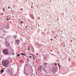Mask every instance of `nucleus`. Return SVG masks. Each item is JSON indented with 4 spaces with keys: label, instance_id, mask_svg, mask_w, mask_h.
I'll use <instances>...</instances> for the list:
<instances>
[{
    "label": "nucleus",
    "instance_id": "f257e3e1",
    "mask_svg": "<svg viewBox=\"0 0 76 76\" xmlns=\"http://www.w3.org/2000/svg\"><path fill=\"white\" fill-rule=\"evenodd\" d=\"M3 52L4 54H9V52L7 49H5L3 50Z\"/></svg>",
    "mask_w": 76,
    "mask_h": 76
},
{
    "label": "nucleus",
    "instance_id": "f03ea898",
    "mask_svg": "<svg viewBox=\"0 0 76 76\" xmlns=\"http://www.w3.org/2000/svg\"><path fill=\"white\" fill-rule=\"evenodd\" d=\"M15 42L17 43V42H20V40H19L17 39L15 41Z\"/></svg>",
    "mask_w": 76,
    "mask_h": 76
},
{
    "label": "nucleus",
    "instance_id": "7ed1b4c3",
    "mask_svg": "<svg viewBox=\"0 0 76 76\" xmlns=\"http://www.w3.org/2000/svg\"><path fill=\"white\" fill-rule=\"evenodd\" d=\"M21 55H22L23 56H26V55H25V54H23L22 53H21Z\"/></svg>",
    "mask_w": 76,
    "mask_h": 76
},
{
    "label": "nucleus",
    "instance_id": "20e7f679",
    "mask_svg": "<svg viewBox=\"0 0 76 76\" xmlns=\"http://www.w3.org/2000/svg\"><path fill=\"white\" fill-rule=\"evenodd\" d=\"M1 73H3L4 72V70H1Z\"/></svg>",
    "mask_w": 76,
    "mask_h": 76
},
{
    "label": "nucleus",
    "instance_id": "39448f33",
    "mask_svg": "<svg viewBox=\"0 0 76 76\" xmlns=\"http://www.w3.org/2000/svg\"><path fill=\"white\" fill-rule=\"evenodd\" d=\"M4 65H5V66H6V65H7V62H4Z\"/></svg>",
    "mask_w": 76,
    "mask_h": 76
},
{
    "label": "nucleus",
    "instance_id": "423d86ee",
    "mask_svg": "<svg viewBox=\"0 0 76 76\" xmlns=\"http://www.w3.org/2000/svg\"><path fill=\"white\" fill-rule=\"evenodd\" d=\"M24 23V22H23V21H22L21 22V24H23Z\"/></svg>",
    "mask_w": 76,
    "mask_h": 76
},
{
    "label": "nucleus",
    "instance_id": "0eeeda50",
    "mask_svg": "<svg viewBox=\"0 0 76 76\" xmlns=\"http://www.w3.org/2000/svg\"><path fill=\"white\" fill-rule=\"evenodd\" d=\"M54 65H55V66H57V63H54Z\"/></svg>",
    "mask_w": 76,
    "mask_h": 76
},
{
    "label": "nucleus",
    "instance_id": "6e6552de",
    "mask_svg": "<svg viewBox=\"0 0 76 76\" xmlns=\"http://www.w3.org/2000/svg\"><path fill=\"white\" fill-rule=\"evenodd\" d=\"M17 56H18V57L20 56V55L19 54H17Z\"/></svg>",
    "mask_w": 76,
    "mask_h": 76
},
{
    "label": "nucleus",
    "instance_id": "1a4fd4ad",
    "mask_svg": "<svg viewBox=\"0 0 76 76\" xmlns=\"http://www.w3.org/2000/svg\"><path fill=\"white\" fill-rule=\"evenodd\" d=\"M29 57L30 58H32V56H29Z\"/></svg>",
    "mask_w": 76,
    "mask_h": 76
},
{
    "label": "nucleus",
    "instance_id": "9d476101",
    "mask_svg": "<svg viewBox=\"0 0 76 76\" xmlns=\"http://www.w3.org/2000/svg\"><path fill=\"white\" fill-rule=\"evenodd\" d=\"M23 10V8H21V9H20V10Z\"/></svg>",
    "mask_w": 76,
    "mask_h": 76
},
{
    "label": "nucleus",
    "instance_id": "9b49d317",
    "mask_svg": "<svg viewBox=\"0 0 76 76\" xmlns=\"http://www.w3.org/2000/svg\"><path fill=\"white\" fill-rule=\"evenodd\" d=\"M7 20H9V18H7Z\"/></svg>",
    "mask_w": 76,
    "mask_h": 76
},
{
    "label": "nucleus",
    "instance_id": "f8f14e48",
    "mask_svg": "<svg viewBox=\"0 0 76 76\" xmlns=\"http://www.w3.org/2000/svg\"><path fill=\"white\" fill-rule=\"evenodd\" d=\"M3 10H4V12H5V10H4V8H3Z\"/></svg>",
    "mask_w": 76,
    "mask_h": 76
},
{
    "label": "nucleus",
    "instance_id": "ddd939ff",
    "mask_svg": "<svg viewBox=\"0 0 76 76\" xmlns=\"http://www.w3.org/2000/svg\"><path fill=\"white\" fill-rule=\"evenodd\" d=\"M33 58H34V60H35V58H34V57L33 56Z\"/></svg>",
    "mask_w": 76,
    "mask_h": 76
},
{
    "label": "nucleus",
    "instance_id": "4468645a",
    "mask_svg": "<svg viewBox=\"0 0 76 76\" xmlns=\"http://www.w3.org/2000/svg\"><path fill=\"white\" fill-rule=\"evenodd\" d=\"M51 41H53V39H50Z\"/></svg>",
    "mask_w": 76,
    "mask_h": 76
},
{
    "label": "nucleus",
    "instance_id": "2eb2a0df",
    "mask_svg": "<svg viewBox=\"0 0 76 76\" xmlns=\"http://www.w3.org/2000/svg\"><path fill=\"white\" fill-rule=\"evenodd\" d=\"M8 9H10V7H8Z\"/></svg>",
    "mask_w": 76,
    "mask_h": 76
},
{
    "label": "nucleus",
    "instance_id": "dca6fc26",
    "mask_svg": "<svg viewBox=\"0 0 76 76\" xmlns=\"http://www.w3.org/2000/svg\"><path fill=\"white\" fill-rule=\"evenodd\" d=\"M28 50H30V49L29 48H28Z\"/></svg>",
    "mask_w": 76,
    "mask_h": 76
},
{
    "label": "nucleus",
    "instance_id": "f3484780",
    "mask_svg": "<svg viewBox=\"0 0 76 76\" xmlns=\"http://www.w3.org/2000/svg\"><path fill=\"white\" fill-rule=\"evenodd\" d=\"M37 56H38V53H37Z\"/></svg>",
    "mask_w": 76,
    "mask_h": 76
},
{
    "label": "nucleus",
    "instance_id": "a211bd4d",
    "mask_svg": "<svg viewBox=\"0 0 76 76\" xmlns=\"http://www.w3.org/2000/svg\"><path fill=\"white\" fill-rule=\"evenodd\" d=\"M1 15H3V13L1 14Z\"/></svg>",
    "mask_w": 76,
    "mask_h": 76
},
{
    "label": "nucleus",
    "instance_id": "6ab92c4d",
    "mask_svg": "<svg viewBox=\"0 0 76 76\" xmlns=\"http://www.w3.org/2000/svg\"><path fill=\"white\" fill-rule=\"evenodd\" d=\"M9 20H10V18H9Z\"/></svg>",
    "mask_w": 76,
    "mask_h": 76
},
{
    "label": "nucleus",
    "instance_id": "aec40b11",
    "mask_svg": "<svg viewBox=\"0 0 76 76\" xmlns=\"http://www.w3.org/2000/svg\"><path fill=\"white\" fill-rule=\"evenodd\" d=\"M12 12H13V11H12Z\"/></svg>",
    "mask_w": 76,
    "mask_h": 76
},
{
    "label": "nucleus",
    "instance_id": "412c9836",
    "mask_svg": "<svg viewBox=\"0 0 76 76\" xmlns=\"http://www.w3.org/2000/svg\"><path fill=\"white\" fill-rule=\"evenodd\" d=\"M12 12H13V11H12Z\"/></svg>",
    "mask_w": 76,
    "mask_h": 76
},
{
    "label": "nucleus",
    "instance_id": "4be33fe9",
    "mask_svg": "<svg viewBox=\"0 0 76 76\" xmlns=\"http://www.w3.org/2000/svg\"><path fill=\"white\" fill-rule=\"evenodd\" d=\"M38 70H39V69H38Z\"/></svg>",
    "mask_w": 76,
    "mask_h": 76
},
{
    "label": "nucleus",
    "instance_id": "5701e85b",
    "mask_svg": "<svg viewBox=\"0 0 76 76\" xmlns=\"http://www.w3.org/2000/svg\"><path fill=\"white\" fill-rule=\"evenodd\" d=\"M9 45H10V44H9Z\"/></svg>",
    "mask_w": 76,
    "mask_h": 76
},
{
    "label": "nucleus",
    "instance_id": "b1692460",
    "mask_svg": "<svg viewBox=\"0 0 76 76\" xmlns=\"http://www.w3.org/2000/svg\"><path fill=\"white\" fill-rule=\"evenodd\" d=\"M17 44H18V43H17Z\"/></svg>",
    "mask_w": 76,
    "mask_h": 76
}]
</instances>
